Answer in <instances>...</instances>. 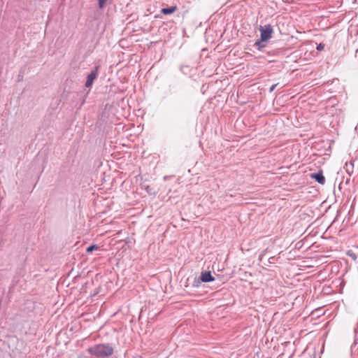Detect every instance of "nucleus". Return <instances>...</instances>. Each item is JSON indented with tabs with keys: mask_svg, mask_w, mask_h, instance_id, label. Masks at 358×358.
<instances>
[{
	"mask_svg": "<svg viewBox=\"0 0 358 358\" xmlns=\"http://www.w3.org/2000/svg\"><path fill=\"white\" fill-rule=\"evenodd\" d=\"M324 44H322V43H320V44L317 45V50H320V51L323 50H324Z\"/></svg>",
	"mask_w": 358,
	"mask_h": 358,
	"instance_id": "9b49d317",
	"label": "nucleus"
},
{
	"mask_svg": "<svg viewBox=\"0 0 358 358\" xmlns=\"http://www.w3.org/2000/svg\"><path fill=\"white\" fill-rule=\"evenodd\" d=\"M99 66H96L94 71H92L87 76V81L85 83L86 87H90L94 80L96 79L98 74Z\"/></svg>",
	"mask_w": 358,
	"mask_h": 358,
	"instance_id": "20e7f679",
	"label": "nucleus"
},
{
	"mask_svg": "<svg viewBox=\"0 0 358 358\" xmlns=\"http://www.w3.org/2000/svg\"><path fill=\"white\" fill-rule=\"evenodd\" d=\"M262 257H263V254H261L259 257V259L261 261L262 259Z\"/></svg>",
	"mask_w": 358,
	"mask_h": 358,
	"instance_id": "ddd939ff",
	"label": "nucleus"
},
{
	"mask_svg": "<svg viewBox=\"0 0 358 358\" xmlns=\"http://www.w3.org/2000/svg\"><path fill=\"white\" fill-rule=\"evenodd\" d=\"M278 85V84H274L273 85L271 88H270V92H273L274 90V89L276 87V86Z\"/></svg>",
	"mask_w": 358,
	"mask_h": 358,
	"instance_id": "f8f14e48",
	"label": "nucleus"
},
{
	"mask_svg": "<svg viewBox=\"0 0 358 358\" xmlns=\"http://www.w3.org/2000/svg\"><path fill=\"white\" fill-rule=\"evenodd\" d=\"M357 343H358V341H357V340H355V343H354V344H355V345H357Z\"/></svg>",
	"mask_w": 358,
	"mask_h": 358,
	"instance_id": "2eb2a0df",
	"label": "nucleus"
},
{
	"mask_svg": "<svg viewBox=\"0 0 358 358\" xmlns=\"http://www.w3.org/2000/svg\"><path fill=\"white\" fill-rule=\"evenodd\" d=\"M200 280L202 282H208L214 280V278L212 276L210 271H204L201 273Z\"/></svg>",
	"mask_w": 358,
	"mask_h": 358,
	"instance_id": "423d86ee",
	"label": "nucleus"
},
{
	"mask_svg": "<svg viewBox=\"0 0 358 358\" xmlns=\"http://www.w3.org/2000/svg\"><path fill=\"white\" fill-rule=\"evenodd\" d=\"M98 248H99L98 245H92L89 246V247L87 248L86 251H87V252H92V251L96 250H97Z\"/></svg>",
	"mask_w": 358,
	"mask_h": 358,
	"instance_id": "6e6552de",
	"label": "nucleus"
},
{
	"mask_svg": "<svg viewBox=\"0 0 358 358\" xmlns=\"http://www.w3.org/2000/svg\"><path fill=\"white\" fill-rule=\"evenodd\" d=\"M345 169L349 175H351L355 169L358 171V158H350L349 161L345 162Z\"/></svg>",
	"mask_w": 358,
	"mask_h": 358,
	"instance_id": "7ed1b4c3",
	"label": "nucleus"
},
{
	"mask_svg": "<svg viewBox=\"0 0 358 358\" xmlns=\"http://www.w3.org/2000/svg\"><path fill=\"white\" fill-rule=\"evenodd\" d=\"M90 352L96 357H106L113 354V349L108 345H98L91 348Z\"/></svg>",
	"mask_w": 358,
	"mask_h": 358,
	"instance_id": "f257e3e1",
	"label": "nucleus"
},
{
	"mask_svg": "<svg viewBox=\"0 0 358 358\" xmlns=\"http://www.w3.org/2000/svg\"><path fill=\"white\" fill-rule=\"evenodd\" d=\"M106 1L107 0H99V8H102L104 6Z\"/></svg>",
	"mask_w": 358,
	"mask_h": 358,
	"instance_id": "9d476101",
	"label": "nucleus"
},
{
	"mask_svg": "<svg viewBox=\"0 0 358 358\" xmlns=\"http://www.w3.org/2000/svg\"><path fill=\"white\" fill-rule=\"evenodd\" d=\"M261 35L260 41H257L256 45H259L262 41H266L271 38L273 29L271 25H266L264 27L261 26L259 28Z\"/></svg>",
	"mask_w": 358,
	"mask_h": 358,
	"instance_id": "f03ea898",
	"label": "nucleus"
},
{
	"mask_svg": "<svg viewBox=\"0 0 358 358\" xmlns=\"http://www.w3.org/2000/svg\"><path fill=\"white\" fill-rule=\"evenodd\" d=\"M178 9L176 6H173L169 8H164L161 10V12L164 15H169L173 13L175 11H176Z\"/></svg>",
	"mask_w": 358,
	"mask_h": 358,
	"instance_id": "0eeeda50",
	"label": "nucleus"
},
{
	"mask_svg": "<svg viewBox=\"0 0 358 358\" xmlns=\"http://www.w3.org/2000/svg\"><path fill=\"white\" fill-rule=\"evenodd\" d=\"M310 177L311 178H314V179H315V180H316L318 183H320V184H321V185H324V184L325 183L326 180H325L324 176H323V174H322V170H320V171L319 172H317V173H311V174H310Z\"/></svg>",
	"mask_w": 358,
	"mask_h": 358,
	"instance_id": "39448f33",
	"label": "nucleus"
},
{
	"mask_svg": "<svg viewBox=\"0 0 358 358\" xmlns=\"http://www.w3.org/2000/svg\"><path fill=\"white\" fill-rule=\"evenodd\" d=\"M168 178H169V176H164V179L166 180L168 179Z\"/></svg>",
	"mask_w": 358,
	"mask_h": 358,
	"instance_id": "4468645a",
	"label": "nucleus"
},
{
	"mask_svg": "<svg viewBox=\"0 0 358 358\" xmlns=\"http://www.w3.org/2000/svg\"><path fill=\"white\" fill-rule=\"evenodd\" d=\"M347 255L350 257L353 260H356L357 255L352 251H348Z\"/></svg>",
	"mask_w": 358,
	"mask_h": 358,
	"instance_id": "1a4fd4ad",
	"label": "nucleus"
}]
</instances>
